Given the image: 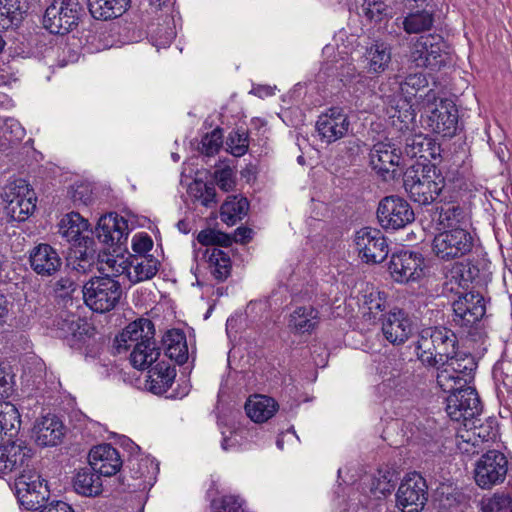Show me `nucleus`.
Returning <instances> with one entry per match:
<instances>
[{"mask_svg":"<svg viewBox=\"0 0 512 512\" xmlns=\"http://www.w3.org/2000/svg\"><path fill=\"white\" fill-rule=\"evenodd\" d=\"M403 185L410 199L419 205L434 202L445 186V180L435 165L416 161L407 167Z\"/></svg>","mask_w":512,"mask_h":512,"instance_id":"1","label":"nucleus"},{"mask_svg":"<svg viewBox=\"0 0 512 512\" xmlns=\"http://www.w3.org/2000/svg\"><path fill=\"white\" fill-rule=\"evenodd\" d=\"M457 342L455 333L446 327L424 328L417 341L418 358L425 366H435L443 358L455 354Z\"/></svg>","mask_w":512,"mask_h":512,"instance_id":"2","label":"nucleus"},{"mask_svg":"<svg viewBox=\"0 0 512 512\" xmlns=\"http://www.w3.org/2000/svg\"><path fill=\"white\" fill-rule=\"evenodd\" d=\"M82 293L85 304L91 310L106 313L118 305L123 290L117 279L97 276L84 284Z\"/></svg>","mask_w":512,"mask_h":512,"instance_id":"3","label":"nucleus"},{"mask_svg":"<svg viewBox=\"0 0 512 512\" xmlns=\"http://www.w3.org/2000/svg\"><path fill=\"white\" fill-rule=\"evenodd\" d=\"M1 196L5 202V213L12 221H25L36 209V194L24 179L8 181Z\"/></svg>","mask_w":512,"mask_h":512,"instance_id":"4","label":"nucleus"},{"mask_svg":"<svg viewBox=\"0 0 512 512\" xmlns=\"http://www.w3.org/2000/svg\"><path fill=\"white\" fill-rule=\"evenodd\" d=\"M436 368V381L444 392H450L455 387H464L473 378L472 373L476 369V363L471 356H459L455 351L454 355L443 358L439 364L432 366Z\"/></svg>","mask_w":512,"mask_h":512,"instance_id":"5","label":"nucleus"},{"mask_svg":"<svg viewBox=\"0 0 512 512\" xmlns=\"http://www.w3.org/2000/svg\"><path fill=\"white\" fill-rule=\"evenodd\" d=\"M82 12L77 0H54L45 10L43 26L52 34L65 35L78 26Z\"/></svg>","mask_w":512,"mask_h":512,"instance_id":"6","label":"nucleus"},{"mask_svg":"<svg viewBox=\"0 0 512 512\" xmlns=\"http://www.w3.org/2000/svg\"><path fill=\"white\" fill-rule=\"evenodd\" d=\"M474 238L467 229H448L435 235L432 241L434 255L444 261L463 257L471 252Z\"/></svg>","mask_w":512,"mask_h":512,"instance_id":"7","label":"nucleus"},{"mask_svg":"<svg viewBox=\"0 0 512 512\" xmlns=\"http://www.w3.org/2000/svg\"><path fill=\"white\" fill-rule=\"evenodd\" d=\"M446 398V411L454 421H471L482 412V404L475 388L455 387ZM467 426V423H464Z\"/></svg>","mask_w":512,"mask_h":512,"instance_id":"8","label":"nucleus"},{"mask_svg":"<svg viewBox=\"0 0 512 512\" xmlns=\"http://www.w3.org/2000/svg\"><path fill=\"white\" fill-rule=\"evenodd\" d=\"M508 471V460L498 450H489L483 454L475 463L474 480L482 489L503 483Z\"/></svg>","mask_w":512,"mask_h":512,"instance_id":"9","label":"nucleus"},{"mask_svg":"<svg viewBox=\"0 0 512 512\" xmlns=\"http://www.w3.org/2000/svg\"><path fill=\"white\" fill-rule=\"evenodd\" d=\"M402 152L393 143L378 142L370 150L369 158L372 169L384 180H395L402 176L404 160Z\"/></svg>","mask_w":512,"mask_h":512,"instance_id":"10","label":"nucleus"},{"mask_svg":"<svg viewBox=\"0 0 512 512\" xmlns=\"http://www.w3.org/2000/svg\"><path fill=\"white\" fill-rule=\"evenodd\" d=\"M446 48L445 42L439 35L421 36L413 44L411 60L418 67L440 69L448 58Z\"/></svg>","mask_w":512,"mask_h":512,"instance_id":"11","label":"nucleus"},{"mask_svg":"<svg viewBox=\"0 0 512 512\" xmlns=\"http://www.w3.org/2000/svg\"><path fill=\"white\" fill-rule=\"evenodd\" d=\"M428 79L422 73H413L405 78L400 76L398 93L401 101L402 123L400 130L409 129L414 124L416 112L414 100L419 98L420 92L428 87Z\"/></svg>","mask_w":512,"mask_h":512,"instance_id":"12","label":"nucleus"},{"mask_svg":"<svg viewBox=\"0 0 512 512\" xmlns=\"http://www.w3.org/2000/svg\"><path fill=\"white\" fill-rule=\"evenodd\" d=\"M428 500L427 484L418 473L409 474L396 493V505L403 512H420Z\"/></svg>","mask_w":512,"mask_h":512,"instance_id":"13","label":"nucleus"},{"mask_svg":"<svg viewBox=\"0 0 512 512\" xmlns=\"http://www.w3.org/2000/svg\"><path fill=\"white\" fill-rule=\"evenodd\" d=\"M377 218L384 229L398 230L414 220V212L403 198L387 196L378 205Z\"/></svg>","mask_w":512,"mask_h":512,"instance_id":"14","label":"nucleus"},{"mask_svg":"<svg viewBox=\"0 0 512 512\" xmlns=\"http://www.w3.org/2000/svg\"><path fill=\"white\" fill-rule=\"evenodd\" d=\"M354 242L360 257L366 263H381L388 256L387 240L377 228H361L356 232Z\"/></svg>","mask_w":512,"mask_h":512,"instance_id":"15","label":"nucleus"},{"mask_svg":"<svg viewBox=\"0 0 512 512\" xmlns=\"http://www.w3.org/2000/svg\"><path fill=\"white\" fill-rule=\"evenodd\" d=\"M424 257L419 252L410 250L392 254L389 262L391 277L399 283L417 281L424 274Z\"/></svg>","mask_w":512,"mask_h":512,"instance_id":"16","label":"nucleus"},{"mask_svg":"<svg viewBox=\"0 0 512 512\" xmlns=\"http://www.w3.org/2000/svg\"><path fill=\"white\" fill-rule=\"evenodd\" d=\"M15 494L21 506L27 510H38L45 498L43 482L36 472L24 469L15 479Z\"/></svg>","mask_w":512,"mask_h":512,"instance_id":"17","label":"nucleus"},{"mask_svg":"<svg viewBox=\"0 0 512 512\" xmlns=\"http://www.w3.org/2000/svg\"><path fill=\"white\" fill-rule=\"evenodd\" d=\"M347 114L340 107H331L318 116L316 131L322 142L331 144L343 138L349 130Z\"/></svg>","mask_w":512,"mask_h":512,"instance_id":"18","label":"nucleus"},{"mask_svg":"<svg viewBox=\"0 0 512 512\" xmlns=\"http://www.w3.org/2000/svg\"><path fill=\"white\" fill-rule=\"evenodd\" d=\"M427 125L436 134L453 137L458 128V110L453 101L441 99L427 116Z\"/></svg>","mask_w":512,"mask_h":512,"instance_id":"19","label":"nucleus"},{"mask_svg":"<svg viewBox=\"0 0 512 512\" xmlns=\"http://www.w3.org/2000/svg\"><path fill=\"white\" fill-rule=\"evenodd\" d=\"M0 446V477L26 469L32 457V449L22 440L5 441Z\"/></svg>","mask_w":512,"mask_h":512,"instance_id":"20","label":"nucleus"},{"mask_svg":"<svg viewBox=\"0 0 512 512\" xmlns=\"http://www.w3.org/2000/svg\"><path fill=\"white\" fill-rule=\"evenodd\" d=\"M453 321L460 327L469 328L485 315L484 298L473 292L465 293L453 302Z\"/></svg>","mask_w":512,"mask_h":512,"instance_id":"21","label":"nucleus"},{"mask_svg":"<svg viewBox=\"0 0 512 512\" xmlns=\"http://www.w3.org/2000/svg\"><path fill=\"white\" fill-rule=\"evenodd\" d=\"M28 262L31 269L42 278L54 276L62 267L59 253L47 243L34 246L29 251Z\"/></svg>","mask_w":512,"mask_h":512,"instance_id":"22","label":"nucleus"},{"mask_svg":"<svg viewBox=\"0 0 512 512\" xmlns=\"http://www.w3.org/2000/svg\"><path fill=\"white\" fill-rule=\"evenodd\" d=\"M413 332V324L409 315L401 309H393L382 319V333L393 345L405 343Z\"/></svg>","mask_w":512,"mask_h":512,"instance_id":"23","label":"nucleus"},{"mask_svg":"<svg viewBox=\"0 0 512 512\" xmlns=\"http://www.w3.org/2000/svg\"><path fill=\"white\" fill-rule=\"evenodd\" d=\"M155 328L150 319L139 318L128 324L122 332L116 336L115 344L118 353L126 352L137 343L154 339Z\"/></svg>","mask_w":512,"mask_h":512,"instance_id":"24","label":"nucleus"},{"mask_svg":"<svg viewBox=\"0 0 512 512\" xmlns=\"http://www.w3.org/2000/svg\"><path fill=\"white\" fill-rule=\"evenodd\" d=\"M89 465L102 476L115 475L123 465L119 452L110 444H102L91 449Z\"/></svg>","mask_w":512,"mask_h":512,"instance_id":"25","label":"nucleus"},{"mask_svg":"<svg viewBox=\"0 0 512 512\" xmlns=\"http://www.w3.org/2000/svg\"><path fill=\"white\" fill-rule=\"evenodd\" d=\"M96 234L104 244L122 245L128 236V223L123 217L110 213L99 219Z\"/></svg>","mask_w":512,"mask_h":512,"instance_id":"26","label":"nucleus"},{"mask_svg":"<svg viewBox=\"0 0 512 512\" xmlns=\"http://www.w3.org/2000/svg\"><path fill=\"white\" fill-rule=\"evenodd\" d=\"M88 233V222L76 212L65 215L59 223V234L68 242L75 245L89 248L94 240L86 235Z\"/></svg>","mask_w":512,"mask_h":512,"instance_id":"27","label":"nucleus"},{"mask_svg":"<svg viewBox=\"0 0 512 512\" xmlns=\"http://www.w3.org/2000/svg\"><path fill=\"white\" fill-rule=\"evenodd\" d=\"M63 424L57 416L48 414L37 420L33 433L35 442L42 447L55 446L57 445L63 433Z\"/></svg>","mask_w":512,"mask_h":512,"instance_id":"28","label":"nucleus"},{"mask_svg":"<svg viewBox=\"0 0 512 512\" xmlns=\"http://www.w3.org/2000/svg\"><path fill=\"white\" fill-rule=\"evenodd\" d=\"M409 158L422 159L424 163L440 156V147L423 134H411L405 139V146L402 152Z\"/></svg>","mask_w":512,"mask_h":512,"instance_id":"29","label":"nucleus"},{"mask_svg":"<svg viewBox=\"0 0 512 512\" xmlns=\"http://www.w3.org/2000/svg\"><path fill=\"white\" fill-rule=\"evenodd\" d=\"M365 69L370 74H381L391 62V49L387 43L375 41L366 48L364 54Z\"/></svg>","mask_w":512,"mask_h":512,"instance_id":"30","label":"nucleus"},{"mask_svg":"<svg viewBox=\"0 0 512 512\" xmlns=\"http://www.w3.org/2000/svg\"><path fill=\"white\" fill-rule=\"evenodd\" d=\"M128 280L135 284L153 278L159 269V261L152 255H130Z\"/></svg>","mask_w":512,"mask_h":512,"instance_id":"31","label":"nucleus"},{"mask_svg":"<svg viewBox=\"0 0 512 512\" xmlns=\"http://www.w3.org/2000/svg\"><path fill=\"white\" fill-rule=\"evenodd\" d=\"M278 403L265 395H254L245 404L248 417L256 422L263 423L269 420L278 410Z\"/></svg>","mask_w":512,"mask_h":512,"instance_id":"32","label":"nucleus"},{"mask_svg":"<svg viewBox=\"0 0 512 512\" xmlns=\"http://www.w3.org/2000/svg\"><path fill=\"white\" fill-rule=\"evenodd\" d=\"M175 376L174 367L163 361L159 362L149 370L148 389L154 394L161 395L172 386Z\"/></svg>","mask_w":512,"mask_h":512,"instance_id":"33","label":"nucleus"},{"mask_svg":"<svg viewBox=\"0 0 512 512\" xmlns=\"http://www.w3.org/2000/svg\"><path fill=\"white\" fill-rule=\"evenodd\" d=\"M165 355L178 364H183L188 359L186 337L180 330H169L162 338Z\"/></svg>","mask_w":512,"mask_h":512,"instance_id":"34","label":"nucleus"},{"mask_svg":"<svg viewBox=\"0 0 512 512\" xmlns=\"http://www.w3.org/2000/svg\"><path fill=\"white\" fill-rule=\"evenodd\" d=\"M129 0H88V9L97 20H111L120 17L128 7Z\"/></svg>","mask_w":512,"mask_h":512,"instance_id":"35","label":"nucleus"},{"mask_svg":"<svg viewBox=\"0 0 512 512\" xmlns=\"http://www.w3.org/2000/svg\"><path fill=\"white\" fill-rule=\"evenodd\" d=\"M101 475L89 465L77 472L73 480L74 490L83 496H97L102 491Z\"/></svg>","mask_w":512,"mask_h":512,"instance_id":"36","label":"nucleus"},{"mask_svg":"<svg viewBox=\"0 0 512 512\" xmlns=\"http://www.w3.org/2000/svg\"><path fill=\"white\" fill-rule=\"evenodd\" d=\"M21 427V416L16 406L10 402L0 401V432L6 441H15Z\"/></svg>","mask_w":512,"mask_h":512,"instance_id":"37","label":"nucleus"},{"mask_svg":"<svg viewBox=\"0 0 512 512\" xmlns=\"http://www.w3.org/2000/svg\"><path fill=\"white\" fill-rule=\"evenodd\" d=\"M319 312L312 306L297 307L289 317L288 327L295 333H310L318 325Z\"/></svg>","mask_w":512,"mask_h":512,"instance_id":"38","label":"nucleus"},{"mask_svg":"<svg viewBox=\"0 0 512 512\" xmlns=\"http://www.w3.org/2000/svg\"><path fill=\"white\" fill-rule=\"evenodd\" d=\"M131 349L130 362L134 368L139 370L149 368L160 356V348L156 345L154 339L147 341V343H137Z\"/></svg>","mask_w":512,"mask_h":512,"instance_id":"39","label":"nucleus"},{"mask_svg":"<svg viewBox=\"0 0 512 512\" xmlns=\"http://www.w3.org/2000/svg\"><path fill=\"white\" fill-rule=\"evenodd\" d=\"M130 264V256L124 257L123 255L104 254L99 256L98 271L100 277H109L116 279L121 275H126L128 278Z\"/></svg>","mask_w":512,"mask_h":512,"instance_id":"40","label":"nucleus"},{"mask_svg":"<svg viewBox=\"0 0 512 512\" xmlns=\"http://www.w3.org/2000/svg\"><path fill=\"white\" fill-rule=\"evenodd\" d=\"M53 326L56 336L59 338H68L69 336L80 338L87 332V324L74 314L64 313L56 316Z\"/></svg>","mask_w":512,"mask_h":512,"instance_id":"41","label":"nucleus"},{"mask_svg":"<svg viewBox=\"0 0 512 512\" xmlns=\"http://www.w3.org/2000/svg\"><path fill=\"white\" fill-rule=\"evenodd\" d=\"M400 75H395L383 81L376 92L384 103L388 104L394 113L391 114L392 118H396L402 123L401 113V101L399 98L398 87H399Z\"/></svg>","mask_w":512,"mask_h":512,"instance_id":"42","label":"nucleus"},{"mask_svg":"<svg viewBox=\"0 0 512 512\" xmlns=\"http://www.w3.org/2000/svg\"><path fill=\"white\" fill-rule=\"evenodd\" d=\"M26 11V0H0V31L18 25Z\"/></svg>","mask_w":512,"mask_h":512,"instance_id":"43","label":"nucleus"},{"mask_svg":"<svg viewBox=\"0 0 512 512\" xmlns=\"http://www.w3.org/2000/svg\"><path fill=\"white\" fill-rule=\"evenodd\" d=\"M249 202L246 198L229 196L221 206V219L227 225H235L237 221L242 220L248 213Z\"/></svg>","mask_w":512,"mask_h":512,"instance_id":"44","label":"nucleus"},{"mask_svg":"<svg viewBox=\"0 0 512 512\" xmlns=\"http://www.w3.org/2000/svg\"><path fill=\"white\" fill-rule=\"evenodd\" d=\"M438 223L444 230L448 229H466V212L459 205L447 204L442 206L439 211Z\"/></svg>","mask_w":512,"mask_h":512,"instance_id":"45","label":"nucleus"},{"mask_svg":"<svg viewBox=\"0 0 512 512\" xmlns=\"http://www.w3.org/2000/svg\"><path fill=\"white\" fill-rule=\"evenodd\" d=\"M207 253L211 274L220 282L226 280L231 272V261L227 253L217 247L207 249Z\"/></svg>","mask_w":512,"mask_h":512,"instance_id":"46","label":"nucleus"},{"mask_svg":"<svg viewBox=\"0 0 512 512\" xmlns=\"http://www.w3.org/2000/svg\"><path fill=\"white\" fill-rule=\"evenodd\" d=\"M189 192L204 207L215 208L217 206L218 200L213 182L206 183L201 180H195L189 186Z\"/></svg>","mask_w":512,"mask_h":512,"instance_id":"47","label":"nucleus"},{"mask_svg":"<svg viewBox=\"0 0 512 512\" xmlns=\"http://www.w3.org/2000/svg\"><path fill=\"white\" fill-rule=\"evenodd\" d=\"M433 15L426 10L408 14L403 20V28L408 34H417L429 30L433 25Z\"/></svg>","mask_w":512,"mask_h":512,"instance_id":"48","label":"nucleus"},{"mask_svg":"<svg viewBox=\"0 0 512 512\" xmlns=\"http://www.w3.org/2000/svg\"><path fill=\"white\" fill-rule=\"evenodd\" d=\"M482 512H512V499L508 495L495 494L483 500Z\"/></svg>","mask_w":512,"mask_h":512,"instance_id":"49","label":"nucleus"},{"mask_svg":"<svg viewBox=\"0 0 512 512\" xmlns=\"http://www.w3.org/2000/svg\"><path fill=\"white\" fill-rule=\"evenodd\" d=\"M223 143V134L220 128L214 129L211 133H207L202 137L201 151L207 156L216 154Z\"/></svg>","mask_w":512,"mask_h":512,"instance_id":"50","label":"nucleus"},{"mask_svg":"<svg viewBox=\"0 0 512 512\" xmlns=\"http://www.w3.org/2000/svg\"><path fill=\"white\" fill-rule=\"evenodd\" d=\"M227 145L229 147L230 153L236 157L243 156L248 150V139L244 133H239L238 131L232 132L229 135Z\"/></svg>","mask_w":512,"mask_h":512,"instance_id":"51","label":"nucleus"},{"mask_svg":"<svg viewBox=\"0 0 512 512\" xmlns=\"http://www.w3.org/2000/svg\"><path fill=\"white\" fill-rule=\"evenodd\" d=\"M386 4L381 0H364L362 11L370 21L378 22L386 11Z\"/></svg>","mask_w":512,"mask_h":512,"instance_id":"52","label":"nucleus"},{"mask_svg":"<svg viewBox=\"0 0 512 512\" xmlns=\"http://www.w3.org/2000/svg\"><path fill=\"white\" fill-rule=\"evenodd\" d=\"M215 512H244L242 502L235 496H224L212 501Z\"/></svg>","mask_w":512,"mask_h":512,"instance_id":"53","label":"nucleus"},{"mask_svg":"<svg viewBox=\"0 0 512 512\" xmlns=\"http://www.w3.org/2000/svg\"><path fill=\"white\" fill-rule=\"evenodd\" d=\"M214 179L224 192H229L235 187L234 171L228 166L215 170Z\"/></svg>","mask_w":512,"mask_h":512,"instance_id":"54","label":"nucleus"},{"mask_svg":"<svg viewBox=\"0 0 512 512\" xmlns=\"http://www.w3.org/2000/svg\"><path fill=\"white\" fill-rule=\"evenodd\" d=\"M69 195L75 205H88L92 200L91 190L87 185L72 186Z\"/></svg>","mask_w":512,"mask_h":512,"instance_id":"55","label":"nucleus"},{"mask_svg":"<svg viewBox=\"0 0 512 512\" xmlns=\"http://www.w3.org/2000/svg\"><path fill=\"white\" fill-rule=\"evenodd\" d=\"M392 476L393 475L389 471H379V477H377L376 481L373 483V490L375 492H379L381 495L390 493L394 487L392 483Z\"/></svg>","mask_w":512,"mask_h":512,"instance_id":"56","label":"nucleus"},{"mask_svg":"<svg viewBox=\"0 0 512 512\" xmlns=\"http://www.w3.org/2000/svg\"><path fill=\"white\" fill-rule=\"evenodd\" d=\"M10 133L11 136L7 137V140L15 143L19 142L24 137V130L21 127L20 123L14 119H9L5 121L3 126V134L7 136Z\"/></svg>","mask_w":512,"mask_h":512,"instance_id":"57","label":"nucleus"},{"mask_svg":"<svg viewBox=\"0 0 512 512\" xmlns=\"http://www.w3.org/2000/svg\"><path fill=\"white\" fill-rule=\"evenodd\" d=\"M77 283L69 277L60 278L54 285L55 292L62 297H71L77 290Z\"/></svg>","mask_w":512,"mask_h":512,"instance_id":"58","label":"nucleus"},{"mask_svg":"<svg viewBox=\"0 0 512 512\" xmlns=\"http://www.w3.org/2000/svg\"><path fill=\"white\" fill-rule=\"evenodd\" d=\"M442 98H439L438 93L434 89H429L424 95H419L416 103L428 109V112L433 109Z\"/></svg>","mask_w":512,"mask_h":512,"instance_id":"59","label":"nucleus"},{"mask_svg":"<svg viewBox=\"0 0 512 512\" xmlns=\"http://www.w3.org/2000/svg\"><path fill=\"white\" fill-rule=\"evenodd\" d=\"M153 242L148 236H139L133 239L132 247L134 252L144 255L152 248Z\"/></svg>","mask_w":512,"mask_h":512,"instance_id":"60","label":"nucleus"},{"mask_svg":"<svg viewBox=\"0 0 512 512\" xmlns=\"http://www.w3.org/2000/svg\"><path fill=\"white\" fill-rule=\"evenodd\" d=\"M458 438L461 439V441H458L457 442V446L458 448L464 452V453H471V454H474L477 452L476 450V446H477V440H475L471 445H470V442L472 440L471 438V434L469 431H466V435L465 434H461L458 436Z\"/></svg>","mask_w":512,"mask_h":512,"instance_id":"61","label":"nucleus"},{"mask_svg":"<svg viewBox=\"0 0 512 512\" xmlns=\"http://www.w3.org/2000/svg\"><path fill=\"white\" fill-rule=\"evenodd\" d=\"M40 508L41 510L39 512H74L71 506L63 501L51 502Z\"/></svg>","mask_w":512,"mask_h":512,"instance_id":"62","label":"nucleus"},{"mask_svg":"<svg viewBox=\"0 0 512 512\" xmlns=\"http://www.w3.org/2000/svg\"><path fill=\"white\" fill-rule=\"evenodd\" d=\"M217 230L214 229H206L199 232L197 236V240L200 244L208 246L214 245L216 241Z\"/></svg>","mask_w":512,"mask_h":512,"instance_id":"63","label":"nucleus"},{"mask_svg":"<svg viewBox=\"0 0 512 512\" xmlns=\"http://www.w3.org/2000/svg\"><path fill=\"white\" fill-rule=\"evenodd\" d=\"M472 435L477 436L480 442L488 441L495 436L491 427L473 426Z\"/></svg>","mask_w":512,"mask_h":512,"instance_id":"64","label":"nucleus"}]
</instances>
